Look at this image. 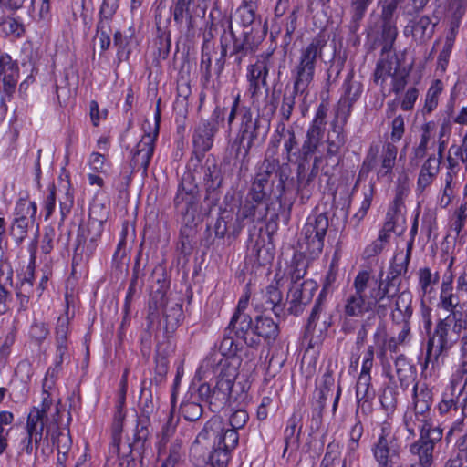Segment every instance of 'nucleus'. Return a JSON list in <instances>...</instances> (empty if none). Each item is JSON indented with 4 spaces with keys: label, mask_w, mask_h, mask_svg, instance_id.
I'll return each mask as SVG.
<instances>
[{
    "label": "nucleus",
    "mask_w": 467,
    "mask_h": 467,
    "mask_svg": "<svg viewBox=\"0 0 467 467\" xmlns=\"http://www.w3.org/2000/svg\"><path fill=\"white\" fill-rule=\"evenodd\" d=\"M238 344L225 334L219 345V353H211L200 365L197 375L207 378L215 376V385L202 383L197 389L200 400L206 402L213 412L220 411L231 402L232 390L239 374L242 359L237 356Z\"/></svg>",
    "instance_id": "f257e3e1"
},
{
    "label": "nucleus",
    "mask_w": 467,
    "mask_h": 467,
    "mask_svg": "<svg viewBox=\"0 0 467 467\" xmlns=\"http://www.w3.org/2000/svg\"><path fill=\"white\" fill-rule=\"evenodd\" d=\"M249 420L248 412L244 409L234 410L229 416L231 428H227L220 417L211 418L198 433L194 443L201 444L209 453V462L213 467H225L231 452L239 441L237 430L243 429Z\"/></svg>",
    "instance_id": "f03ea898"
},
{
    "label": "nucleus",
    "mask_w": 467,
    "mask_h": 467,
    "mask_svg": "<svg viewBox=\"0 0 467 467\" xmlns=\"http://www.w3.org/2000/svg\"><path fill=\"white\" fill-rule=\"evenodd\" d=\"M271 173L258 172L244 199L240 200L235 216L234 233L242 232L247 223H262L271 204Z\"/></svg>",
    "instance_id": "7ed1b4c3"
},
{
    "label": "nucleus",
    "mask_w": 467,
    "mask_h": 467,
    "mask_svg": "<svg viewBox=\"0 0 467 467\" xmlns=\"http://www.w3.org/2000/svg\"><path fill=\"white\" fill-rule=\"evenodd\" d=\"M327 44V37L319 33L299 50L297 63L292 70L296 92L306 93L314 80L317 64L322 59Z\"/></svg>",
    "instance_id": "20e7f679"
},
{
    "label": "nucleus",
    "mask_w": 467,
    "mask_h": 467,
    "mask_svg": "<svg viewBox=\"0 0 467 467\" xmlns=\"http://www.w3.org/2000/svg\"><path fill=\"white\" fill-rule=\"evenodd\" d=\"M200 201L199 188L192 173H184L174 197V206L182 216L183 223L194 224L202 215L210 213L204 211L207 208L205 200L203 204Z\"/></svg>",
    "instance_id": "39448f33"
},
{
    "label": "nucleus",
    "mask_w": 467,
    "mask_h": 467,
    "mask_svg": "<svg viewBox=\"0 0 467 467\" xmlns=\"http://www.w3.org/2000/svg\"><path fill=\"white\" fill-rule=\"evenodd\" d=\"M242 113L237 136L239 146L236 157L242 155L243 161H244L254 147L264 144L270 130V121L261 119L259 116L254 118L251 109H243Z\"/></svg>",
    "instance_id": "423d86ee"
},
{
    "label": "nucleus",
    "mask_w": 467,
    "mask_h": 467,
    "mask_svg": "<svg viewBox=\"0 0 467 467\" xmlns=\"http://www.w3.org/2000/svg\"><path fill=\"white\" fill-rule=\"evenodd\" d=\"M150 417L142 413L137 418V424L134 429L133 441L122 442L121 434L123 431V422L113 421L112 423V441L109 445V452L118 457H129L132 451H137L140 453L144 450L146 441L150 436Z\"/></svg>",
    "instance_id": "0eeeda50"
},
{
    "label": "nucleus",
    "mask_w": 467,
    "mask_h": 467,
    "mask_svg": "<svg viewBox=\"0 0 467 467\" xmlns=\"http://www.w3.org/2000/svg\"><path fill=\"white\" fill-rule=\"evenodd\" d=\"M354 292L349 294L344 306V313L348 317H362L371 310L370 298V273L367 270L359 271L353 281Z\"/></svg>",
    "instance_id": "6e6552de"
},
{
    "label": "nucleus",
    "mask_w": 467,
    "mask_h": 467,
    "mask_svg": "<svg viewBox=\"0 0 467 467\" xmlns=\"http://www.w3.org/2000/svg\"><path fill=\"white\" fill-rule=\"evenodd\" d=\"M223 32L220 37V47L223 49V57H226L229 49L241 53L252 54L256 51L262 41V36L254 32L242 30L240 35L233 29L231 19H226L223 24Z\"/></svg>",
    "instance_id": "1a4fd4ad"
},
{
    "label": "nucleus",
    "mask_w": 467,
    "mask_h": 467,
    "mask_svg": "<svg viewBox=\"0 0 467 467\" xmlns=\"http://www.w3.org/2000/svg\"><path fill=\"white\" fill-rule=\"evenodd\" d=\"M329 226L326 213L311 214L302 229L299 244L312 254H318L324 247V240Z\"/></svg>",
    "instance_id": "9d476101"
},
{
    "label": "nucleus",
    "mask_w": 467,
    "mask_h": 467,
    "mask_svg": "<svg viewBox=\"0 0 467 467\" xmlns=\"http://www.w3.org/2000/svg\"><path fill=\"white\" fill-rule=\"evenodd\" d=\"M372 452L379 467H401L400 446L387 427L381 428V432L372 446Z\"/></svg>",
    "instance_id": "9b49d317"
},
{
    "label": "nucleus",
    "mask_w": 467,
    "mask_h": 467,
    "mask_svg": "<svg viewBox=\"0 0 467 467\" xmlns=\"http://www.w3.org/2000/svg\"><path fill=\"white\" fill-rule=\"evenodd\" d=\"M161 119V110L157 106L155 112L156 130L153 135L150 133L144 134L141 140L137 143L136 147L132 150L130 160V173L137 172L142 170V175L147 176L148 167L154 152V142L159 132V121Z\"/></svg>",
    "instance_id": "f8f14e48"
},
{
    "label": "nucleus",
    "mask_w": 467,
    "mask_h": 467,
    "mask_svg": "<svg viewBox=\"0 0 467 467\" xmlns=\"http://www.w3.org/2000/svg\"><path fill=\"white\" fill-rule=\"evenodd\" d=\"M383 275L384 272L380 271L378 277L370 275V291H368L371 310L374 309L379 318L386 317L399 291V288L383 283Z\"/></svg>",
    "instance_id": "ddd939ff"
},
{
    "label": "nucleus",
    "mask_w": 467,
    "mask_h": 467,
    "mask_svg": "<svg viewBox=\"0 0 467 467\" xmlns=\"http://www.w3.org/2000/svg\"><path fill=\"white\" fill-rule=\"evenodd\" d=\"M342 94L337 105L336 120L339 119L343 124L348 122L352 107L361 96L363 86L354 79V71L351 69L345 78L342 85Z\"/></svg>",
    "instance_id": "4468645a"
},
{
    "label": "nucleus",
    "mask_w": 467,
    "mask_h": 467,
    "mask_svg": "<svg viewBox=\"0 0 467 467\" xmlns=\"http://www.w3.org/2000/svg\"><path fill=\"white\" fill-rule=\"evenodd\" d=\"M451 326V316L440 320L436 325L434 335L428 341L426 363L432 361V358L437 360L438 357L448 351L457 340V337L453 339L449 335Z\"/></svg>",
    "instance_id": "2eb2a0df"
},
{
    "label": "nucleus",
    "mask_w": 467,
    "mask_h": 467,
    "mask_svg": "<svg viewBox=\"0 0 467 467\" xmlns=\"http://www.w3.org/2000/svg\"><path fill=\"white\" fill-rule=\"evenodd\" d=\"M51 402L49 393L43 390L41 393V408L35 407L34 410H31V441L35 440L36 452L40 447L42 452H46L45 443H47V451H51L47 441L43 437L44 426L47 420V411L50 408Z\"/></svg>",
    "instance_id": "dca6fc26"
},
{
    "label": "nucleus",
    "mask_w": 467,
    "mask_h": 467,
    "mask_svg": "<svg viewBox=\"0 0 467 467\" xmlns=\"http://www.w3.org/2000/svg\"><path fill=\"white\" fill-rule=\"evenodd\" d=\"M403 425L410 438H415L417 432L426 435L443 431L434 424L431 415L407 408L403 415Z\"/></svg>",
    "instance_id": "f3484780"
},
{
    "label": "nucleus",
    "mask_w": 467,
    "mask_h": 467,
    "mask_svg": "<svg viewBox=\"0 0 467 467\" xmlns=\"http://www.w3.org/2000/svg\"><path fill=\"white\" fill-rule=\"evenodd\" d=\"M317 289V284L311 279L305 280L301 284L291 285L287 293L288 313L295 316L300 315L312 300Z\"/></svg>",
    "instance_id": "a211bd4d"
},
{
    "label": "nucleus",
    "mask_w": 467,
    "mask_h": 467,
    "mask_svg": "<svg viewBox=\"0 0 467 467\" xmlns=\"http://www.w3.org/2000/svg\"><path fill=\"white\" fill-rule=\"evenodd\" d=\"M443 431L426 435H420L418 440L410 445V452L417 457L420 467H431L433 463V452L436 445L441 441Z\"/></svg>",
    "instance_id": "6ab92c4d"
},
{
    "label": "nucleus",
    "mask_w": 467,
    "mask_h": 467,
    "mask_svg": "<svg viewBox=\"0 0 467 467\" xmlns=\"http://www.w3.org/2000/svg\"><path fill=\"white\" fill-rule=\"evenodd\" d=\"M335 380L330 371H327L323 375V383L320 388L317 389L313 394L312 406L313 410L321 415L326 406L327 399H334L332 412L336 413L338 401L341 396V387L337 386L336 393H334Z\"/></svg>",
    "instance_id": "aec40b11"
},
{
    "label": "nucleus",
    "mask_w": 467,
    "mask_h": 467,
    "mask_svg": "<svg viewBox=\"0 0 467 467\" xmlns=\"http://www.w3.org/2000/svg\"><path fill=\"white\" fill-rule=\"evenodd\" d=\"M204 184L206 188V195H205V203L207 204V208H205V213H210L211 210L217 205L218 201L220 199L218 189L222 185L223 176L221 168L218 164L209 161H206L204 168Z\"/></svg>",
    "instance_id": "412c9836"
},
{
    "label": "nucleus",
    "mask_w": 467,
    "mask_h": 467,
    "mask_svg": "<svg viewBox=\"0 0 467 467\" xmlns=\"http://www.w3.org/2000/svg\"><path fill=\"white\" fill-rule=\"evenodd\" d=\"M254 323L248 314L234 313L230 320L226 328V332H234L238 338H241L244 343L251 348H257V337L254 331Z\"/></svg>",
    "instance_id": "4be33fe9"
},
{
    "label": "nucleus",
    "mask_w": 467,
    "mask_h": 467,
    "mask_svg": "<svg viewBox=\"0 0 467 467\" xmlns=\"http://www.w3.org/2000/svg\"><path fill=\"white\" fill-rule=\"evenodd\" d=\"M217 132L216 128H213L208 122L200 120L195 125L192 141L193 152L198 159L202 158L212 149Z\"/></svg>",
    "instance_id": "5701e85b"
},
{
    "label": "nucleus",
    "mask_w": 467,
    "mask_h": 467,
    "mask_svg": "<svg viewBox=\"0 0 467 467\" xmlns=\"http://www.w3.org/2000/svg\"><path fill=\"white\" fill-rule=\"evenodd\" d=\"M29 213V201L27 192L24 196L21 195L16 202L14 221L11 226V234L17 244H20L27 236L29 221L27 215Z\"/></svg>",
    "instance_id": "b1692460"
},
{
    "label": "nucleus",
    "mask_w": 467,
    "mask_h": 467,
    "mask_svg": "<svg viewBox=\"0 0 467 467\" xmlns=\"http://www.w3.org/2000/svg\"><path fill=\"white\" fill-rule=\"evenodd\" d=\"M270 55L262 57L260 59L248 67L247 78L249 81L248 91L252 97L258 94L261 88H267V76L270 67Z\"/></svg>",
    "instance_id": "393cba45"
},
{
    "label": "nucleus",
    "mask_w": 467,
    "mask_h": 467,
    "mask_svg": "<svg viewBox=\"0 0 467 467\" xmlns=\"http://www.w3.org/2000/svg\"><path fill=\"white\" fill-rule=\"evenodd\" d=\"M411 252L412 241H410L407 244L406 254L401 251L394 256L393 263L390 265L388 275L386 278L383 279L384 284L399 288L400 281L398 277L407 273Z\"/></svg>",
    "instance_id": "a878e982"
},
{
    "label": "nucleus",
    "mask_w": 467,
    "mask_h": 467,
    "mask_svg": "<svg viewBox=\"0 0 467 467\" xmlns=\"http://www.w3.org/2000/svg\"><path fill=\"white\" fill-rule=\"evenodd\" d=\"M3 76L4 92L11 96L15 91L17 78V66L12 61L9 55L0 53V77Z\"/></svg>",
    "instance_id": "bb28decb"
},
{
    "label": "nucleus",
    "mask_w": 467,
    "mask_h": 467,
    "mask_svg": "<svg viewBox=\"0 0 467 467\" xmlns=\"http://www.w3.org/2000/svg\"><path fill=\"white\" fill-rule=\"evenodd\" d=\"M452 281L453 279L451 274L448 275H445L443 276L439 303V306L446 311H449L450 314L453 312L462 311V309H458V306L460 305L459 296L456 294L452 293Z\"/></svg>",
    "instance_id": "cd10ccee"
},
{
    "label": "nucleus",
    "mask_w": 467,
    "mask_h": 467,
    "mask_svg": "<svg viewBox=\"0 0 467 467\" xmlns=\"http://www.w3.org/2000/svg\"><path fill=\"white\" fill-rule=\"evenodd\" d=\"M432 401L431 389L425 384L420 385L416 383L412 389V402L407 408L431 415V408Z\"/></svg>",
    "instance_id": "c85d7f7f"
},
{
    "label": "nucleus",
    "mask_w": 467,
    "mask_h": 467,
    "mask_svg": "<svg viewBox=\"0 0 467 467\" xmlns=\"http://www.w3.org/2000/svg\"><path fill=\"white\" fill-rule=\"evenodd\" d=\"M394 64L398 65L395 55L391 52L383 53L381 51L372 76L374 83L380 82V85L383 86L388 78L393 74L392 71L395 70Z\"/></svg>",
    "instance_id": "c756f323"
},
{
    "label": "nucleus",
    "mask_w": 467,
    "mask_h": 467,
    "mask_svg": "<svg viewBox=\"0 0 467 467\" xmlns=\"http://www.w3.org/2000/svg\"><path fill=\"white\" fill-rule=\"evenodd\" d=\"M254 335L257 337L258 346L261 338L271 342L275 341L279 335L278 325L270 317L258 316L254 326Z\"/></svg>",
    "instance_id": "7c9ffc66"
},
{
    "label": "nucleus",
    "mask_w": 467,
    "mask_h": 467,
    "mask_svg": "<svg viewBox=\"0 0 467 467\" xmlns=\"http://www.w3.org/2000/svg\"><path fill=\"white\" fill-rule=\"evenodd\" d=\"M234 226L235 216L234 213L223 209L213 225L215 236L219 239H223L225 236L237 237L241 232L234 233Z\"/></svg>",
    "instance_id": "2f4dec72"
},
{
    "label": "nucleus",
    "mask_w": 467,
    "mask_h": 467,
    "mask_svg": "<svg viewBox=\"0 0 467 467\" xmlns=\"http://www.w3.org/2000/svg\"><path fill=\"white\" fill-rule=\"evenodd\" d=\"M412 295L410 291H402L398 294L395 300V308L391 313L393 322L410 321L412 316Z\"/></svg>",
    "instance_id": "473e14b6"
},
{
    "label": "nucleus",
    "mask_w": 467,
    "mask_h": 467,
    "mask_svg": "<svg viewBox=\"0 0 467 467\" xmlns=\"http://www.w3.org/2000/svg\"><path fill=\"white\" fill-rule=\"evenodd\" d=\"M397 147L392 143H386L381 152L380 167L377 171L378 179L387 178L388 181L392 179L393 167L397 157Z\"/></svg>",
    "instance_id": "72a5a7b5"
},
{
    "label": "nucleus",
    "mask_w": 467,
    "mask_h": 467,
    "mask_svg": "<svg viewBox=\"0 0 467 467\" xmlns=\"http://www.w3.org/2000/svg\"><path fill=\"white\" fill-rule=\"evenodd\" d=\"M396 375L402 389H407L416 378V368L405 355H399L394 362Z\"/></svg>",
    "instance_id": "f704fd0d"
},
{
    "label": "nucleus",
    "mask_w": 467,
    "mask_h": 467,
    "mask_svg": "<svg viewBox=\"0 0 467 467\" xmlns=\"http://www.w3.org/2000/svg\"><path fill=\"white\" fill-rule=\"evenodd\" d=\"M265 310H272L276 317L285 316V306L282 304L281 291L273 285H268L263 295Z\"/></svg>",
    "instance_id": "c9c22d12"
},
{
    "label": "nucleus",
    "mask_w": 467,
    "mask_h": 467,
    "mask_svg": "<svg viewBox=\"0 0 467 467\" xmlns=\"http://www.w3.org/2000/svg\"><path fill=\"white\" fill-rule=\"evenodd\" d=\"M157 451L158 458L161 461V467H175L182 455V441L176 438L164 445V452Z\"/></svg>",
    "instance_id": "e433bc0d"
},
{
    "label": "nucleus",
    "mask_w": 467,
    "mask_h": 467,
    "mask_svg": "<svg viewBox=\"0 0 467 467\" xmlns=\"http://www.w3.org/2000/svg\"><path fill=\"white\" fill-rule=\"evenodd\" d=\"M373 1L374 0H349L351 19L348 28L351 33L355 34L358 31L360 23Z\"/></svg>",
    "instance_id": "4c0bfd02"
},
{
    "label": "nucleus",
    "mask_w": 467,
    "mask_h": 467,
    "mask_svg": "<svg viewBox=\"0 0 467 467\" xmlns=\"http://www.w3.org/2000/svg\"><path fill=\"white\" fill-rule=\"evenodd\" d=\"M324 132L317 130L308 129L306 140L298 150L299 162L305 163L317 150Z\"/></svg>",
    "instance_id": "58836bf2"
},
{
    "label": "nucleus",
    "mask_w": 467,
    "mask_h": 467,
    "mask_svg": "<svg viewBox=\"0 0 467 467\" xmlns=\"http://www.w3.org/2000/svg\"><path fill=\"white\" fill-rule=\"evenodd\" d=\"M259 1L260 0H243L242 5L237 9L243 30L254 32L253 25L255 20V13L259 5Z\"/></svg>",
    "instance_id": "ea45409f"
},
{
    "label": "nucleus",
    "mask_w": 467,
    "mask_h": 467,
    "mask_svg": "<svg viewBox=\"0 0 467 467\" xmlns=\"http://www.w3.org/2000/svg\"><path fill=\"white\" fill-rule=\"evenodd\" d=\"M296 177V193L299 196L301 202L305 203L312 195V189L310 186L314 179L307 175L306 164L303 162H299L298 164Z\"/></svg>",
    "instance_id": "a19ab883"
},
{
    "label": "nucleus",
    "mask_w": 467,
    "mask_h": 467,
    "mask_svg": "<svg viewBox=\"0 0 467 467\" xmlns=\"http://www.w3.org/2000/svg\"><path fill=\"white\" fill-rule=\"evenodd\" d=\"M179 418H176L172 410L166 414L165 423L162 425L160 434V440L157 442V451L164 452V445L171 442V438L174 435Z\"/></svg>",
    "instance_id": "79ce46f5"
},
{
    "label": "nucleus",
    "mask_w": 467,
    "mask_h": 467,
    "mask_svg": "<svg viewBox=\"0 0 467 467\" xmlns=\"http://www.w3.org/2000/svg\"><path fill=\"white\" fill-rule=\"evenodd\" d=\"M163 316L167 330H174L183 319L182 302H171L164 306Z\"/></svg>",
    "instance_id": "37998d69"
},
{
    "label": "nucleus",
    "mask_w": 467,
    "mask_h": 467,
    "mask_svg": "<svg viewBox=\"0 0 467 467\" xmlns=\"http://www.w3.org/2000/svg\"><path fill=\"white\" fill-rule=\"evenodd\" d=\"M341 120H336V119L332 122V134L328 135L327 138V153L334 155L338 150L345 144L346 142V135L344 134V126Z\"/></svg>",
    "instance_id": "c03bdc74"
},
{
    "label": "nucleus",
    "mask_w": 467,
    "mask_h": 467,
    "mask_svg": "<svg viewBox=\"0 0 467 467\" xmlns=\"http://www.w3.org/2000/svg\"><path fill=\"white\" fill-rule=\"evenodd\" d=\"M435 25L429 16H423L420 17L410 26V32L415 39L425 41L430 39L434 32Z\"/></svg>",
    "instance_id": "a18cd8bd"
},
{
    "label": "nucleus",
    "mask_w": 467,
    "mask_h": 467,
    "mask_svg": "<svg viewBox=\"0 0 467 467\" xmlns=\"http://www.w3.org/2000/svg\"><path fill=\"white\" fill-rule=\"evenodd\" d=\"M467 10V0H448L447 11L451 16V30L453 33L459 26L462 16Z\"/></svg>",
    "instance_id": "49530a36"
},
{
    "label": "nucleus",
    "mask_w": 467,
    "mask_h": 467,
    "mask_svg": "<svg viewBox=\"0 0 467 467\" xmlns=\"http://www.w3.org/2000/svg\"><path fill=\"white\" fill-rule=\"evenodd\" d=\"M442 90V81L440 79L434 80L426 94L424 106L422 108V113L424 115L431 113L437 108L439 103V97Z\"/></svg>",
    "instance_id": "de8ad7c7"
},
{
    "label": "nucleus",
    "mask_w": 467,
    "mask_h": 467,
    "mask_svg": "<svg viewBox=\"0 0 467 467\" xmlns=\"http://www.w3.org/2000/svg\"><path fill=\"white\" fill-rule=\"evenodd\" d=\"M375 397V390L371 387V379L359 378L356 385V398L358 406L366 403Z\"/></svg>",
    "instance_id": "09e8293b"
},
{
    "label": "nucleus",
    "mask_w": 467,
    "mask_h": 467,
    "mask_svg": "<svg viewBox=\"0 0 467 467\" xmlns=\"http://www.w3.org/2000/svg\"><path fill=\"white\" fill-rule=\"evenodd\" d=\"M296 95H304V97L306 98L308 95V90L306 91V93L296 92L295 83L293 84V90L289 93L285 92L283 96L282 104L280 107L281 120L288 121L290 119L291 114L294 110V107L296 104Z\"/></svg>",
    "instance_id": "8fccbe9b"
},
{
    "label": "nucleus",
    "mask_w": 467,
    "mask_h": 467,
    "mask_svg": "<svg viewBox=\"0 0 467 467\" xmlns=\"http://www.w3.org/2000/svg\"><path fill=\"white\" fill-rule=\"evenodd\" d=\"M398 30L396 23L381 22V37L383 53L391 52L394 41L396 40Z\"/></svg>",
    "instance_id": "3c124183"
},
{
    "label": "nucleus",
    "mask_w": 467,
    "mask_h": 467,
    "mask_svg": "<svg viewBox=\"0 0 467 467\" xmlns=\"http://www.w3.org/2000/svg\"><path fill=\"white\" fill-rule=\"evenodd\" d=\"M419 285L423 293L427 295L431 293L433 285L439 281L438 273L432 274L428 267L420 268L419 270Z\"/></svg>",
    "instance_id": "603ef678"
},
{
    "label": "nucleus",
    "mask_w": 467,
    "mask_h": 467,
    "mask_svg": "<svg viewBox=\"0 0 467 467\" xmlns=\"http://www.w3.org/2000/svg\"><path fill=\"white\" fill-rule=\"evenodd\" d=\"M301 428L297 429V420L295 417L288 420L287 426L285 430V448L284 454L287 451L288 447L297 448L299 445V435Z\"/></svg>",
    "instance_id": "864d4df0"
},
{
    "label": "nucleus",
    "mask_w": 467,
    "mask_h": 467,
    "mask_svg": "<svg viewBox=\"0 0 467 467\" xmlns=\"http://www.w3.org/2000/svg\"><path fill=\"white\" fill-rule=\"evenodd\" d=\"M192 0H176L173 7V19L177 25L182 26L184 19L192 20Z\"/></svg>",
    "instance_id": "5fc2aeb1"
},
{
    "label": "nucleus",
    "mask_w": 467,
    "mask_h": 467,
    "mask_svg": "<svg viewBox=\"0 0 467 467\" xmlns=\"http://www.w3.org/2000/svg\"><path fill=\"white\" fill-rule=\"evenodd\" d=\"M404 0H385L380 14L381 22L396 23L398 7L401 9Z\"/></svg>",
    "instance_id": "6e6d98bb"
},
{
    "label": "nucleus",
    "mask_w": 467,
    "mask_h": 467,
    "mask_svg": "<svg viewBox=\"0 0 467 467\" xmlns=\"http://www.w3.org/2000/svg\"><path fill=\"white\" fill-rule=\"evenodd\" d=\"M0 30L6 36L18 38L25 33V26L13 17L4 18L0 22Z\"/></svg>",
    "instance_id": "4d7b16f0"
},
{
    "label": "nucleus",
    "mask_w": 467,
    "mask_h": 467,
    "mask_svg": "<svg viewBox=\"0 0 467 467\" xmlns=\"http://www.w3.org/2000/svg\"><path fill=\"white\" fill-rule=\"evenodd\" d=\"M181 412L188 421H195L202 415V406L196 400H186L181 405Z\"/></svg>",
    "instance_id": "13d9d810"
},
{
    "label": "nucleus",
    "mask_w": 467,
    "mask_h": 467,
    "mask_svg": "<svg viewBox=\"0 0 467 467\" xmlns=\"http://www.w3.org/2000/svg\"><path fill=\"white\" fill-rule=\"evenodd\" d=\"M132 36V33L128 36L117 31L114 34V45L118 47V57L119 58L125 57V59H128L130 53V46L131 44Z\"/></svg>",
    "instance_id": "bf43d9fd"
},
{
    "label": "nucleus",
    "mask_w": 467,
    "mask_h": 467,
    "mask_svg": "<svg viewBox=\"0 0 467 467\" xmlns=\"http://www.w3.org/2000/svg\"><path fill=\"white\" fill-rule=\"evenodd\" d=\"M409 71L405 68L399 69L397 67L391 75L390 91L396 95L400 94L408 84Z\"/></svg>",
    "instance_id": "052dcab7"
},
{
    "label": "nucleus",
    "mask_w": 467,
    "mask_h": 467,
    "mask_svg": "<svg viewBox=\"0 0 467 467\" xmlns=\"http://www.w3.org/2000/svg\"><path fill=\"white\" fill-rule=\"evenodd\" d=\"M374 193H375V185L370 183L368 185V188L364 190V192H363L364 199L361 202V206L353 216V219L357 221V224H358L364 219L368 211L369 210Z\"/></svg>",
    "instance_id": "680f3d73"
},
{
    "label": "nucleus",
    "mask_w": 467,
    "mask_h": 467,
    "mask_svg": "<svg viewBox=\"0 0 467 467\" xmlns=\"http://www.w3.org/2000/svg\"><path fill=\"white\" fill-rule=\"evenodd\" d=\"M202 80L208 83L212 78V55L207 45H203L201 56Z\"/></svg>",
    "instance_id": "e2e57ef3"
},
{
    "label": "nucleus",
    "mask_w": 467,
    "mask_h": 467,
    "mask_svg": "<svg viewBox=\"0 0 467 467\" xmlns=\"http://www.w3.org/2000/svg\"><path fill=\"white\" fill-rule=\"evenodd\" d=\"M444 150V142L441 141L438 147V156H435L434 154L430 155L427 161L422 165L420 171L437 175L440 170L441 159L442 157V152Z\"/></svg>",
    "instance_id": "0e129e2a"
},
{
    "label": "nucleus",
    "mask_w": 467,
    "mask_h": 467,
    "mask_svg": "<svg viewBox=\"0 0 467 467\" xmlns=\"http://www.w3.org/2000/svg\"><path fill=\"white\" fill-rule=\"evenodd\" d=\"M419 89L416 87H410L404 94L398 99L400 108L404 111H411L419 98Z\"/></svg>",
    "instance_id": "69168bd1"
},
{
    "label": "nucleus",
    "mask_w": 467,
    "mask_h": 467,
    "mask_svg": "<svg viewBox=\"0 0 467 467\" xmlns=\"http://www.w3.org/2000/svg\"><path fill=\"white\" fill-rule=\"evenodd\" d=\"M404 209L405 206L402 197L400 194H397L388 210L386 218L389 220H392L396 223H398L399 221H403Z\"/></svg>",
    "instance_id": "338daca9"
},
{
    "label": "nucleus",
    "mask_w": 467,
    "mask_h": 467,
    "mask_svg": "<svg viewBox=\"0 0 467 467\" xmlns=\"http://www.w3.org/2000/svg\"><path fill=\"white\" fill-rule=\"evenodd\" d=\"M377 156H378V149L371 147L366 155L361 168L358 172V179L368 176V174L376 167L377 165Z\"/></svg>",
    "instance_id": "774afa93"
}]
</instances>
